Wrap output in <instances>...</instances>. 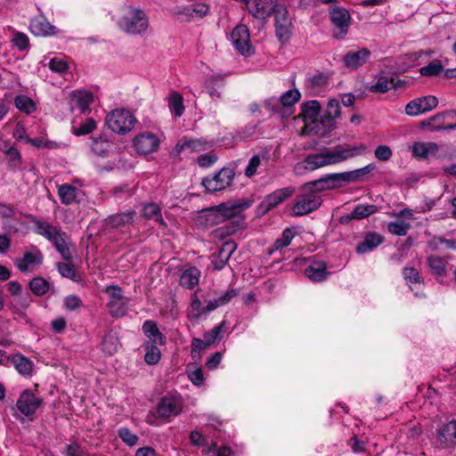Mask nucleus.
<instances>
[{"label":"nucleus","instance_id":"obj_1","mask_svg":"<svg viewBox=\"0 0 456 456\" xmlns=\"http://www.w3.org/2000/svg\"><path fill=\"white\" fill-rule=\"evenodd\" d=\"M366 151L367 147L363 143L337 145L332 149H325L319 153L308 155L303 161L296 165L295 171L297 174H302L303 171H314L325 166L338 164L363 155Z\"/></svg>","mask_w":456,"mask_h":456},{"label":"nucleus","instance_id":"obj_2","mask_svg":"<svg viewBox=\"0 0 456 456\" xmlns=\"http://www.w3.org/2000/svg\"><path fill=\"white\" fill-rule=\"evenodd\" d=\"M249 207L244 200H230L201 211L199 216L200 224L208 227L217 225L230 219H240L243 210Z\"/></svg>","mask_w":456,"mask_h":456},{"label":"nucleus","instance_id":"obj_3","mask_svg":"<svg viewBox=\"0 0 456 456\" xmlns=\"http://www.w3.org/2000/svg\"><path fill=\"white\" fill-rule=\"evenodd\" d=\"M274 16L275 34L281 44L288 43L291 37L292 21L284 4L276 0H258V17Z\"/></svg>","mask_w":456,"mask_h":456},{"label":"nucleus","instance_id":"obj_4","mask_svg":"<svg viewBox=\"0 0 456 456\" xmlns=\"http://www.w3.org/2000/svg\"><path fill=\"white\" fill-rule=\"evenodd\" d=\"M237 296L238 291L235 289L210 290L208 292L198 290L194 294L191 307L197 311L212 312L228 305L232 299L236 298Z\"/></svg>","mask_w":456,"mask_h":456},{"label":"nucleus","instance_id":"obj_5","mask_svg":"<svg viewBox=\"0 0 456 456\" xmlns=\"http://www.w3.org/2000/svg\"><path fill=\"white\" fill-rule=\"evenodd\" d=\"M300 97L301 94L297 89H289L282 94L280 98L265 100L262 108L269 116L283 120L292 114V109Z\"/></svg>","mask_w":456,"mask_h":456},{"label":"nucleus","instance_id":"obj_6","mask_svg":"<svg viewBox=\"0 0 456 456\" xmlns=\"http://www.w3.org/2000/svg\"><path fill=\"white\" fill-rule=\"evenodd\" d=\"M118 25L127 34L142 35L148 29L149 19L143 10L128 6Z\"/></svg>","mask_w":456,"mask_h":456},{"label":"nucleus","instance_id":"obj_7","mask_svg":"<svg viewBox=\"0 0 456 456\" xmlns=\"http://www.w3.org/2000/svg\"><path fill=\"white\" fill-rule=\"evenodd\" d=\"M105 122L114 133L126 134L133 129L135 118L128 110H114L106 116Z\"/></svg>","mask_w":456,"mask_h":456},{"label":"nucleus","instance_id":"obj_8","mask_svg":"<svg viewBox=\"0 0 456 456\" xmlns=\"http://www.w3.org/2000/svg\"><path fill=\"white\" fill-rule=\"evenodd\" d=\"M346 185V182L343 172L327 174L317 180L305 183V188L309 191L319 192L339 189Z\"/></svg>","mask_w":456,"mask_h":456},{"label":"nucleus","instance_id":"obj_9","mask_svg":"<svg viewBox=\"0 0 456 456\" xmlns=\"http://www.w3.org/2000/svg\"><path fill=\"white\" fill-rule=\"evenodd\" d=\"M235 176V172L230 167H223L212 177H205L201 183L210 192L226 189L231 185Z\"/></svg>","mask_w":456,"mask_h":456},{"label":"nucleus","instance_id":"obj_10","mask_svg":"<svg viewBox=\"0 0 456 456\" xmlns=\"http://www.w3.org/2000/svg\"><path fill=\"white\" fill-rule=\"evenodd\" d=\"M42 403L43 400L36 395L31 390L25 389L20 393L17 400L16 409L23 416L30 418L36 413Z\"/></svg>","mask_w":456,"mask_h":456},{"label":"nucleus","instance_id":"obj_11","mask_svg":"<svg viewBox=\"0 0 456 456\" xmlns=\"http://www.w3.org/2000/svg\"><path fill=\"white\" fill-rule=\"evenodd\" d=\"M329 14L332 25L339 31V34L334 37L337 39L343 38L348 33L351 21L349 12L342 6H331Z\"/></svg>","mask_w":456,"mask_h":456},{"label":"nucleus","instance_id":"obj_12","mask_svg":"<svg viewBox=\"0 0 456 456\" xmlns=\"http://www.w3.org/2000/svg\"><path fill=\"white\" fill-rule=\"evenodd\" d=\"M183 402L178 395L163 396L157 405V413L161 419H170L180 414Z\"/></svg>","mask_w":456,"mask_h":456},{"label":"nucleus","instance_id":"obj_13","mask_svg":"<svg viewBox=\"0 0 456 456\" xmlns=\"http://www.w3.org/2000/svg\"><path fill=\"white\" fill-rule=\"evenodd\" d=\"M438 104L436 96L427 95L416 98L407 103L405 113L409 116H418L435 109Z\"/></svg>","mask_w":456,"mask_h":456},{"label":"nucleus","instance_id":"obj_14","mask_svg":"<svg viewBox=\"0 0 456 456\" xmlns=\"http://www.w3.org/2000/svg\"><path fill=\"white\" fill-rule=\"evenodd\" d=\"M295 189L293 187H285L279 190L274 191L273 193L267 195L258 205V215L261 213L262 215L267 213L273 208L276 207L280 203H281L286 199L292 196Z\"/></svg>","mask_w":456,"mask_h":456},{"label":"nucleus","instance_id":"obj_15","mask_svg":"<svg viewBox=\"0 0 456 456\" xmlns=\"http://www.w3.org/2000/svg\"><path fill=\"white\" fill-rule=\"evenodd\" d=\"M232 45L242 55L251 53L249 32L245 25L235 27L231 34Z\"/></svg>","mask_w":456,"mask_h":456},{"label":"nucleus","instance_id":"obj_16","mask_svg":"<svg viewBox=\"0 0 456 456\" xmlns=\"http://www.w3.org/2000/svg\"><path fill=\"white\" fill-rule=\"evenodd\" d=\"M134 145L138 153L147 155L159 149V140L154 134L144 132L134 137Z\"/></svg>","mask_w":456,"mask_h":456},{"label":"nucleus","instance_id":"obj_17","mask_svg":"<svg viewBox=\"0 0 456 456\" xmlns=\"http://www.w3.org/2000/svg\"><path fill=\"white\" fill-rule=\"evenodd\" d=\"M340 117L339 102L337 99H330L327 102L326 109L321 116V124L323 126L322 134L335 128L336 119Z\"/></svg>","mask_w":456,"mask_h":456},{"label":"nucleus","instance_id":"obj_18","mask_svg":"<svg viewBox=\"0 0 456 456\" xmlns=\"http://www.w3.org/2000/svg\"><path fill=\"white\" fill-rule=\"evenodd\" d=\"M322 204L321 197L314 193L300 196L293 206L296 216H304L317 209Z\"/></svg>","mask_w":456,"mask_h":456},{"label":"nucleus","instance_id":"obj_19","mask_svg":"<svg viewBox=\"0 0 456 456\" xmlns=\"http://www.w3.org/2000/svg\"><path fill=\"white\" fill-rule=\"evenodd\" d=\"M371 56V52L367 48L357 51L350 50L343 56V63L350 70H356L365 64Z\"/></svg>","mask_w":456,"mask_h":456},{"label":"nucleus","instance_id":"obj_20","mask_svg":"<svg viewBox=\"0 0 456 456\" xmlns=\"http://www.w3.org/2000/svg\"><path fill=\"white\" fill-rule=\"evenodd\" d=\"M209 7L203 3L176 6L174 14L183 20H190L192 18H202L208 12Z\"/></svg>","mask_w":456,"mask_h":456},{"label":"nucleus","instance_id":"obj_21","mask_svg":"<svg viewBox=\"0 0 456 456\" xmlns=\"http://www.w3.org/2000/svg\"><path fill=\"white\" fill-rule=\"evenodd\" d=\"M431 122H436V125L433 126L432 130H454L456 129V110H446L431 117L428 120V125Z\"/></svg>","mask_w":456,"mask_h":456},{"label":"nucleus","instance_id":"obj_22","mask_svg":"<svg viewBox=\"0 0 456 456\" xmlns=\"http://www.w3.org/2000/svg\"><path fill=\"white\" fill-rule=\"evenodd\" d=\"M236 249L234 241L229 240L224 242L220 249L211 256V263L215 270H222L227 264L231 256Z\"/></svg>","mask_w":456,"mask_h":456},{"label":"nucleus","instance_id":"obj_23","mask_svg":"<svg viewBox=\"0 0 456 456\" xmlns=\"http://www.w3.org/2000/svg\"><path fill=\"white\" fill-rule=\"evenodd\" d=\"M134 216V211L111 215L104 220V227L106 230H120L129 224H132Z\"/></svg>","mask_w":456,"mask_h":456},{"label":"nucleus","instance_id":"obj_24","mask_svg":"<svg viewBox=\"0 0 456 456\" xmlns=\"http://www.w3.org/2000/svg\"><path fill=\"white\" fill-rule=\"evenodd\" d=\"M427 265L436 280L443 282L447 276L448 262L446 259L436 255H431L427 258Z\"/></svg>","mask_w":456,"mask_h":456},{"label":"nucleus","instance_id":"obj_25","mask_svg":"<svg viewBox=\"0 0 456 456\" xmlns=\"http://www.w3.org/2000/svg\"><path fill=\"white\" fill-rule=\"evenodd\" d=\"M437 441L443 447L456 445V420L449 421L438 429Z\"/></svg>","mask_w":456,"mask_h":456},{"label":"nucleus","instance_id":"obj_26","mask_svg":"<svg viewBox=\"0 0 456 456\" xmlns=\"http://www.w3.org/2000/svg\"><path fill=\"white\" fill-rule=\"evenodd\" d=\"M43 261V255L39 249L33 247L31 251H26L21 258H15L14 264L21 273L28 271L30 265H41Z\"/></svg>","mask_w":456,"mask_h":456},{"label":"nucleus","instance_id":"obj_27","mask_svg":"<svg viewBox=\"0 0 456 456\" xmlns=\"http://www.w3.org/2000/svg\"><path fill=\"white\" fill-rule=\"evenodd\" d=\"M106 294L110 297L109 305L112 308V312L125 314L129 311L126 307V299L122 295V290L118 286H110L106 288Z\"/></svg>","mask_w":456,"mask_h":456},{"label":"nucleus","instance_id":"obj_28","mask_svg":"<svg viewBox=\"0 0 456 456\" xmlns=\"http://www.w3.org/2000/svg\"><path fill=\"white\" fill-rule=\"evenodd\" d=\"M69 105L72 110L77 109L82 113L89 110V106L93 102V95L86 91H73L69 94Z\"/></svg>","mask_w":456,"mask_h":456},{"label":"nucleus","instance_id":"obj_29","mask_svg":"<svg viewBox=\"0 0 456 456\" xmlns=\"http://www.w3.org/2000/svg\"><path fill=\"white\" fill-rule=\"evenodd\" d=\"M32 222L35 224L36 233L45 237L52 243H53L56 240V239H58L59 236H61L63 233L62 232H61L60 229L47 222L40 221L37 219H33Z\"/></svg>","mask_w":456,"mask_h":456},{"label":"nucleus","instance_id":"obj_30","mask_svg":"<svg viewBox=\"0 0 456 456\" xmlns=\"http://www.w3.org/2000/svg\"><path fill=\"white\" fill-rule=\"evenodd\" d=\"M32 222L35 224L36 233L45 237L52 243H53L56 240V239H58L59 236H61L63 233L62 232H61L60 229L47 222L40 221L37 219H33Z\"/></svg>","mask_w":456,"mask_h":456},{"label":"nucleus","instance_id":"obj_31","mask_svg":"<svg viewBox=\"0 0 456 456\" xmlns=\"http://www.w3.org/2000/svg\"><path fill=\"white\" fill-rule=\"evenodd\" d=\"M383 242V238L377 232H370L366 234L363 240L361 241L356 247V252L363 255L371 252Z\"/></svg>","mask_w":456,"mask_h":456},{"label":"nucleus","instance_id":"obj_32","mask_svg":"<svg viewBox=\"0 0 456 456\" xmlns=\"http://www.w3.org/2000/svg\"><path fill=\"white\" fill-rule=\"evenodd\" d=\"M327 264L324 261H314L305 268V275L313 281L319 282L326 280L329 273L326 271Z\"/></svg>","mask_w":456,"mask_h":456},{"label":"nucleus","instance_id":"obj_33","mask_svg":"<svg viewBox=\"0 0 456 456\" xmlns=\"http://www.w3.org/2000/svg\"><path fill=\"white\" fill-rule=\"evenodd\" d=\"M56 28L45 17H37L31 20L30 30L36 36H50L55 33Z\"/></svg>","mask_w":456,"mask_h":456},{"label":"nucleus","instance_id":"obj_34","mask_svg":"<svg viewBox=\"0 0 456 456\" xmlns=\"http://www.w3.org/2000/svg\"><path fill=\"white\" fill-rule=\"evenodd\" d=\"M438 146L436 142H417L412 146V156L418 159H428L431 155H436Z\"/></svg>","mask_w":456,"mask_h":456},{"label":"nucleus","instance_id":"obj_35","mask_svg":"<svg viewBox=\"0 0 456 456\" xmlns=\"http://www.w3.org/2000/svg\"><path fill=\"white\" fill-rule=\"evenodd\" d=\"M200 271L195 266L185 269L180 276V285L188 289H192L199 284Z\"/></svg>","mask_w":456,"mask_h":456},{"label":"nucleus","instance_id":"obj_36","mask_svg":"<svg viewBox=\"0 0 456 456\" xmlns=\"http://www.w3.org/2000/svg\"><path fill=\"white\" fill-rule=\"evenodd\" d=\"M210 144L202 139H182L176 144V149L179 151H203L208 150Z\"/></svg>","mask_w":456,"mask_h":456},{"label":"nucleus","instance_id":"obj_37","mask_svg":"<svg viewBox=\"0 0 456 456\" xmlns=\"http://www.w3.org/2000/svg\"><path fill=\"white\" fill-rule=\"evenodd\" d=\"M295 236V232L292 228H286L281 234V238H278L273 246H270L266 248L267 256H271L274 252L280 251L281 252L283 248L288 247L292 239Z\"/></svg>","mask_w":456,"mask_h":456},{"label":"nucleus","instance_id":"obj_38","mask_svg":"<svg viewBox=\"0 0 456 456\" xmlns=\"http://www.w3.org/2000/svg\"><path fill=\"white\" fill-rule=\"evenodd\" d=\"M142 330L145 336L152 344L163 346L166 344L165 336L159 331L156 323L151 321H146L142 325Z\"/></svg>","mask_w":456,"mask_h":456},{"label":"nucleus","instance_id":"obj_39","mask_svg":"<svg viewBox=\"0 0 456 456\" xmlns=\"http://www.w3.org/2000/svg\"><path fill=\"white\" fill-rule=\"evenodd\" d=\"M375 168L376 165L374 163H370L363 167L344 172L346 184L364 181L365 176L375 170Z\"/></svg>","mask_w":456,"mask_h":456},{"label":"nucleus","instance_id":"obj_40","mask_svg":"<svg viewBox=\"0 0 456 456\" xmlns=\"http://www.w3.org/2000/svg\"><path fill=\"white\" fill-rule=\"evenodd\" d=\"M78 189L71 184L63 183L58 188L60 200L64 205H70L77 200Z\"/></svg>","mask_w":456,"mask_h":456},{"label":"nucleus","instance_id":"obj_41","mask_svg":"<svg viewBox=\"0 0 456 456\" xmlns=\"http://www.w3.org/2000/svg\"><path fill=\"white\" fill-rule=\"evenodd\" d=\"M12 362L17 371L22 376L32 375L34 363L28 358L20 354H16L12 356Z\"/></svg>","mask_w":456,"mask_h":456},{"label":"nucleus","instance_id":"obj_42","mask_svg":"<svg viewBox=\"0 0 456 456\" xmlns=\"http://www.w3.org/2000/svg\"><path fill=\"white\" fill-rule=\"evenodd\" d=\"M403 275L411 290H414L413 285L425 287L424 278L416 268L404 267Z\"/></svg>","mask_w":456,"mask_h":456},{"label":"nucleus","instance_id":"obj_43","mask_svg":"<svg viewBox=\"0 0 456 456\" xmlns=\"http://www.w3.org/2000/svg\"><path fill=\"white\" fill-rule=\"evenodd\" d=\"M56 250L61 255L62 258L69 261L72 259V254L69 249L70 240L69 236L63 232L53 243Z\"/></svg>","mask_w":456,"mask_h":456},{"label":"nucleus","instance_id":"obj_44","mask_svg":"<svg viewBox=\"0 0 456 456\" xmlns=\"http://www.w3.org/2000/svg\"><path fill=\"white\" fill-rule=\"evenodd\" d=\"M29 289L36 296L46 294L52 288V284L43 277H34L28 283Z\"/></svg>","mask_w":456,"mask_h":456},{"label":"nucleus","instance_id":"obj_45","mask_svg":"<svg viewBox=\"0 0 456 456\" xmlns=\"http://www.w3.org/2000/svg\"><path fill=\"white\" fill-rule=\"evenodd\" d=\"M143 347L146 351L144 355L145 362L150 365L158 363L160 359L161 353L157 345L147 342L143 344Z\"/></svg>","mask_w":456,"mask_h":456},{"label":"nucleus","instance_id":"obj_46","mask_svg":"<svg viewBox=\"0 0 456 456\" xmlns=\"http://www.w3.org/2000/svg\"><path fill=\"white\" fill-rule=\"evenodd\" d=\"M396 84H395L394 78H388L387 77H379L376 84L370 86L369 90L371 93H379L385 94L391 87H396Z\"/></svg>","mask_w":456,"mask_h":456},{"label":"nucleus","instance_id":"obj_47","mask_svg":"<svg viewBox=\"0 0 456 456\" xmlns=\"http://www.w3.org/2000/svg\"><path fill=\"white\" fill-rule=\"evenodd\" d=\"M302 113L305 118H315L321 111V104L316 100H312L302 103Z\"/></svg>","mask_w":456,"mask_h":456},{"label":"nucleus","instance_id":"obj_48","mask_svg":"<svg viewBox=\"0 0 456 456\" xmlns=\"http://www.w3.org/2000/svg\"><path fill=\"white\" fill-rule=\"evenodd\" d=\"M142 215L148 219L155 220L161 225L165 224V222L161 216L160 208L157 204H146L142 208Z\"/></svg>","mask_w":456,"mask_h":456},{"label":"nucleus","instance_id":"obj_49","mask_svg":"<svg viewBox=\"0 0 456 456\" xmlns=\"http://www.w3.org/2000/svg\"><path fill=\"white\" fill-rule=\"evenodd\" d=\"M378 211V207L375 205H357L351 212V218L362 219L370 216Z\"/></svg>","mask_w":456,"mask_h":456},{"label":"nucleus","instance_id":"obj_50","mask_svg":"<svg viewBox=\"0 0 456 456\" xmlns=\"http://www.w3.org/2000/svg\"><path fill=\"white\" fill-rule=\"evenodd\" d=\"M119 347L118 338L113 333H108L102 339V351L108 354H115Z\"/></svg>","mask_w":456,"mask_h":456},{"label":"nucleus","instance_id":"obj_51","mask_svg":"<svg viewBox=\"0 0 456 456\" xmlns=\"http://www.w3.org/2000/svg\"><path fill=\"white\" fill-rule=\"evenodd\" d=\"M238 226H239V221L238 220L232 221V224H227L224 226H221V227L216 229L213 232V237L216 239L223 240V239L226 238L227 236L233 234L236 232Z\"/></svg>","mask_w":456,"mask_h":456},{"label":"nucleus","instance_id":"obj_52","mask_svg":"<svg viewBox=\"0 0 456 456\" xmlns=\"http://www.w3.org/2000/svg\"><path fill=\"white\" fill-rule=\"evenodd\" d=\"M169 108L176 117H181L184 110L183 99L178 93H173L169 97Z\"/></svg>","mask_w":456,"mask_h":456},{"label":"nucleus","instance_id":"obj_53","mask_svg":"<svg viewBox=\"0 0 456 456\" xmlns=\"http://www.w3.org/2000/svg\"><path fill=\"white\" fill-rule=\"evenodd\" d=\"M15 106L25 113H32L36 110L34 102L26 95H18L15 98Z\"/></svg>","mask_w":456,"mask_h":456},{"label":"nucleus","instance_id":"obj_54","mask_svg":"<svg viewBox=\"0 0 456 456\" xmlns=\"http://www.w3.org/2000/svg\"><path fill=\"white\" fill-rule=\"evenodd\" d=\"M111 146L112 144L108 140L94 138L91 148L96 155L103 157L110 150Z\"/></svg>","mask_w":456,"mask_h":456},{"label":"nucleus","instance_id":"obj_55","mask_svg":"<svg viewBox=\"0 0 456 456\" xmlns=\"http://www.w3.org/2000/svg\"><path fill=\"white\" fill-rule=\"evenodd\" d=\"M411 228V224L405 221H395L388 224L387 229L391 234L404 236Z\"/></svg>","mask_w":456,"mask_h":456},{"label":"nucleus","instance_id":"obj_56","mask_svg":"<svg viewBox=\"0 0 456 456\" xmlns=\"http://www.w3.org/2000/svg\"><path fill=\"white\" fill-rule=\"evenodd\" d=\"M444 67L439 61H433L428 65L420 68V74L425 77L438 76L442 73Z\"/></svg>","mask_w":456,"mask_h":456},{"label":"nucleus","instance_id":"obj_57","mask_svg":"<svg viewBox=\"0 0 456 456\" xmlns=\"http://www.w3.org/2000/svg\"><path fill=\"white\" fill-rule=\"evenodd\" d=\"M118 433L120 439L130 447L134 446L138 442V436L128 428H121Z\"/></svg>","mask_w":456,"mask_h":456},{"label":"nucleus","instance_id":"obj_58","mask_svg":"<svg viewBox=\"0 0 456 456\" xmlns=\"http://www.w3.org/2000/svg\"><path fill=\"white\" fill-rule=\"evenodd\" d=\"M26 142L35 146L36 148L56 149L59 146L56 142L48 141L44 139L43 137H26Z\"/></svg>","mask_w":456,"mask_h":456},{"label":"nucleus","instance_id":"obj_59","mask_svg":"<svg viewBox=\"0 0 456 456\" xmlns=\"http://www.w3.org/2000/svg\"><path fill=\"white\" fill-rule=\"evenodd\" d=\"M223 327L224 323H221L204 334V339L208 346L221 340Z\"/></svg>","mask_w":456,"mask_h":456},{"label":"nucleus","instance_id":"obj_60","mask_svg":"<svg viewBox=\"0 0 456 456\" xmlns=\"http://www.w3.org/2000/svg\"><path fill=\"white\" fill-rule=\"evenodd\" d=\"M96 127V122L93 118H88L81 124L78 127L73 128V134L80 136L90 134Z\"/></svg>","mask_w":456,"mask_h":456},{"label":"nucleus","instance_id":"obj_61","mask_svg":"<svg viewBox=\"0 0 456 456\" xmlns=\"http://www.w3.org/2000/svg\"><path fill=\"white\" fill-rule=\"evenodd\" d=\"M62 453L64 456H87L86 452L77 443L66 444Z\"/></svg>","mask_w":456,"mask_h":456},{"label":"nucleus","instance_id":"obj_62","mask_svg":"<svg viewBox=\"0 0 456 456\" xmlns=\"http://www.w3.org/2000/svg\"><path fill=\"white\" fill-rule=\"evenodd\" d=\"M63 305L67 311H79L82 301L77 296L69 295L64 298Z\"/></svg>","mask_w":456,"mask_h":456},{"label":"nucleus","instance_id":"obj_63","mask_svg":"<svg viewBox=\"0 0 456 456\" xmlns=\"http://www.w3.org/2000/svg\"><path fill=\"white\" fill-rule=\"evenodd\" d=\"M374 155L380 161H387L392 157V150L387 145H379L374 151Z\"/></svg>","mask_w":456,"mask_h":456},{"label":"nucleus","instance_id":"obj_64","mask_svg":"<svg viewBox=\"0 0 456 456\" xmlns=\"http://www.w3.org/2000/svg\"><path fill=\"white\" fill-rule=\"evenodd\" d=\"M12 42L20 51H23L28 47V37L21 32L15 33Z\"/></svg>","mask_w":456,"mask_h":456}]
</instances>
